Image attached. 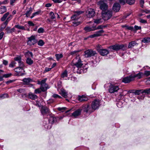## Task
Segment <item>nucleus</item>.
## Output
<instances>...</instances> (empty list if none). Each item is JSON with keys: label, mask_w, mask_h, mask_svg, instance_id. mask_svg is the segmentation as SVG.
I'll list each match as a JSON object with an SVG mask.
<instances>
[{"label": "nucleus", "mask_w": 150, "mask_h": 150, "mask_svg": "<svg viewBox=\"0 0 150 150\" xmlns=\"http://www.w3.org/2000/svg\"><path fill=\"white\" fill-rule=\"evenodd\" d=\"M71 64L74 69H76V72L78 74L84 73L86 72L87 71L88 67H85L84 68L83 67V62L79 55L77 56L73 59Z\"/></svg>", "instance_id": "1"}, {"label": "nucleus", "mask_w": 150, "mask_h": 150, "mask_svg": "<svg viewBox=\"0 0 150 150\" xmlns=\"http://www.w3.org/2000/svg\"><path fill=\"white\" fill-rule=\"evenodd\" d=\"M82 11H78L75 12L74 14L71 17V22L73 23V25L76 26L81 23V22L79 21L80 17V15L83 13Z\"/></svg>", "instance_id": "2"}, {"label": "nucleus", "mask_w": 150, "mask_h": 150, "mask_svg": "<svg viewBox=\"0 0 150 150\" xmlns=\"http://www.w3.org/2000/svg\"><path fill=\"white\" fill-rule=\"evenodd\" d=\"M57 121V118L53 116L50 117L49 119L45 118L43 121V125L45 128L50 129L51 128L52 124L56 123Z\"/></svg>", "instance_id": "3"}, {"label": "nucleus", "mask_w": 150, "mask_h": 150, "mask_svg": "<svg viewBox=\"0 0 150 150\" xmlns=\"http://www.w3.org/2000/svg\"><path fill=\"white\" fill-rule=\"evenodd\" d=\"M102 14L103 18L105 21L108 20L112 16V11L109 10L102 11Z\"/></svg>", "instance_id": "4"}, {"label": "nucleus", "mask_w": 150, "mask_h": 150, "mask_svg": "<svg viewBox=\"0 0 150 150\" xmlns=\"http://www.w3.org/2000/svg\"><path fill=\"white\" fill-rule=\"evenodd\" d=\"M110 48L115 50L117 51L122 49L124 51L127 49V46L124 45H116L110 46Z\"/></svg>", "instance_id": "5"}, {"label": "nucleus", "mask_w": 150, "mask_h": 150, "mask_svg": "<svg viewBox=\"0 0 150 150\" xmlns=\"http://www.w3.org/2000/svg\"><path fill=\"white\" fill-rule=\"evenodd\" d=\"M98 4L99 5L100 8L102 11L107 10L108 6L105 2L100 1L98 2Z\"/></svg>", "instance_id": "6"}, {"label": "nucleus", "mask_w": 150, "mask_h": 150, "mask_svg": "<svg viewBox=\"0 0 150 150\" xmlns=\"http://www.w3.org/2000/svg\"><path fill=\"white\" fill-rule=\"evenodd\" d=\"M96 54L95 51H93L91 50H88L84 52V56L86 57H89L93 56Z\"/></svg>", "instance_id": "7"}, {"label": "nucleus", "mask_w": 150, "mask_h": 150, "mask_svg": "<svg viewBox=\"0 0 150 150\" xmlns=\"http://www.w3.org/2000/svg\"><path fill=\"white\" fill-rule=\"evenodd\" d=\"M28 40L27 42V44L30 46L34 45L37 42V40L33 36H31L30 37L28 38Z\"/></svg>", "instance_id": "8"}, {"label": "nucleus", "mask_w": 150, "mask_h": 150, "mask_svg": "<svg viewBox=\"0 0 150 150\" xmlns=\"http://www.w3.org/2000/svg\"><path fill=\"white\" fill-rule=\"evenodd\" d=\"M119 89L118 86L111 85L109 88V92L110 93L116 92Z\"/></svg>", "instance_id": "9"}, {"label": "nucleus", "mask_w": 150, "mask_h": 150, "mask_svg": "<svg viewBox=\"0 0 150 150\" xmlns=\"http://www.w3.org/2000/svg\"><path fill=\"white\" fill-rule=\"evenodd\" d=\"M86 16L89 18H91L95 15V12L93 9L89 8L86 11Z\"/></svg>", "instance_id": "10"}, {"label": "nucleus", "mask_w": 150, "mask_h": 150, "mask_svg": "<svg viewBox=\"0 0 150 150\" xmlns=\"http://www.w3.org/2000/svg\"><path fill=\"white\" fill-rule=\"evenodd\" d=\"M133 80H134L135 79H140L142 78L144 75V74L141 72H139L137 74H136L135 72H133L132 74Z\"/></svg>", "instance_id": "11"}, {"label": "nucleus", "mask_w": 150, "mask_h": 150, "mask_svg": "<svg viewBox=\"0 0 150 150\" xmlns=\"http://www.w3.org/2000/svg\"><path fill=\"white\" fill-rule=\"evenodd\" d=\"M99 104L100 101L99 100H93L91 105L92 109L94 110L98 109L99 106Z\"/></svg>", "instance_id": "12"}, {"label": "nucleus", "mask_w": 150, "mask_h": 150, "mask_svg": "<svg viewBox=\"0 0 150 150\" xmlns=\"http://www.w3.org/2000/svg\"><path fill=\"white\" fill-rule=\"evenodd\" d=\"M133 79L132 74H131L128 76L122 79V82L127 83H130L131 81H133Z\"/></svg>", "instance_id": "13"}, {"label": "nucleus", "mask_w": 150, "mask_h": 150, "mask_svg": "<svg viewBox=\"0 0 150 150\" xmlns=\"http://www.w3.org/2000/svg\"><path fill=\"white\" fill-rule=\"evenodd\" d=\"M121 8V6L118 3H115L112 7V10L115 12H118L120 10Z\"/></svg>", "instance_id": "14"}, {"label": "nucleus", "mask_w": 150, "mask_h": 150, "mask_svg": "<svg viewBox=\"0 0 150 150\" xmlns=\"http://www.w3.org/2000/svg\"><path fill=\"white\" fill-rule=\"evenodd\" d=\"M40 111L42 114L43 115L49 113L50 112L48 108L46 106H43L42 107Z\"/></svg>", "instance_id": "15"}, {"label": "nucleus", "mask_w": 150, "mask_h": 150, "mask_svg": "<svg viewBox=\"0 0 150 150\" xmlns=\"http://www.w3.org/2000/svg\"><path fill=\"white\" fill-rule=\"evenodd\" d=\"M82 109L83 111L86 112L90 113L91 112V108L88 105H86L83 106Z\"/></svg>", "instance_id": "16"}, {"label": "nucleus", "mask_w": 150, "mask_h": 150, "mask_svg": "<svg viewBox=\"0 0 150 150\" xmlns=\"http://www.w3.org/2000/svg\"><path fill=\"white\" fill-rule=\"evenodd\" d=\"M82 109H79L75 111L72 114V116L76 118L81 113Z\"/></svg>", "instance_id": "17"}, {"label": "nucleus", "mask_w": 150, "mask_h": 150, "mask_svg": "<svg viewBox=\"0 0 150 150\" xmlns=\"http://www.w3.org/2000/svg\"><path fill=\"white\" fill-rule=\"evenodd\" d=\"M99 52L102 56L106 55L109 53V51L105 49H102L99 50Z\"/></svg>", "instance_id": "18"}, {"label": "nucleus", "mask_w": 150, "mask_h": 150, "mask_svg": "<svg viewBox=\"0 0 150 150\" xmlns=\"http://www.w3.org/2000/svg\"><path fill=\"white\" fill-rule=\"evenodd\" d=\"M78 99L80 102L86 101L88 100V98L86 96L84 95L78 96Z\"/></svg>", "instance_id": "19"}, {"label": "nucleus", "mask_w": 150, "mask_h": 150, "mask_svg": "<svg viewBox=\"0 0 150 150\" xmlns=\"http://www.w3.org/2000/svg\"><path fill=\"white\" fill-rule=\"evenodd\" d=\"M28 96L30 99L33 100H35L38 97V96L36 95L31 93H29Z\"/></svg>", "instance_id": "20"}, {"label": "nucleus", "mask_w": 150, "mask_h": 150, "mask_svg": "<svg viewBox=\"0 0 150 150\" xmlns=\"http://www.w3.org/2000/svg\"><path fill=\"white\" fill-rule=\"evenodd\" d=\"M60 94L64 97L66 98L67 97V93L66 91L63 89H62L61 90V91L60 93Z\"/></svg>", "instance_id": "21"}, {"label": "nucleus", "mask_w": 150, "mask_h": 150, "mask_svg": "<svg viewBox=\"0 0 150 150\" xmlns=\"http://www.w3.org/2000/svg\"><path fill=\"white\" fill-rule=\"evenodd\" d=\"M138 45V43L135 41H132L130 42L128 46V48H131L134 47L135 45Z\"/></svg>", "instance_id": "22"}, {"label": "nucleus", "mask_w": 150, "mask_h": 150, "mask_svg": "<svg viewBox=\"0 0 150 150\" xmlns=\"http://www.w3.org/2000/svg\"><path fill=\"white\" fill-rule=\"evenodd\" d=\"M5 30L7 33H12L14 32L15 30V27L11 29L9 27H7Z\"/></svg>", "instance_id": "23"}, {"label": "nucleus", "mask_w": 150, "mask_h": 150, "mask_svg": "<svg viewBox=\"0 0 150 150\" xmlns=\"http://www.w3.org/2000/svg\"><path fill=\"white\" fill-rule=\"evenodd\" d=\"M95 28V27H90L87 26L85 27L84 28V30L87 32H89L95 30L96 29Z\"/></svg>", "instance_id": "24"}, {"label": "nucleus", "mask_w": 150, "mask_h": 150, "mask_svg": "<svg viewBox=\"0 0 150 150\" xmlns=\"http://www.w3.org/2000/svg\"><path fill=\"white\" fill-rule=\"evenodd\" d=\"M48 85L46 83L43 84L41 86L40 88L42 91H44L48 88Z\"/></svg>", "instance_id": "25"}, {"label": "nucleus", "mask_w": 150, "mask_h": 150, "mask_svg": "<svg viewBox=\"0 0 150 150\" xmlns=\"http://www.w3.org/2000/svg\"><path fill=\"white\" fill-rule=\"evenodd\" d=\"M7 10L6 7L4 6H1L0 7V14H2Z\"/></svg>", "instance_id": "26"}, {"label": "nucleus", "mask_w": 150, "mask_h": 150, "mask_svg": "<svg viewBox=\"0 0 150 150\" xmlns=\"http://www.w3.org/2000/svg\"><path fill=\"white\" fill-rule=\"evenodd\" d=\"M14 71L16 72L19 73L23 71V68L19 67L15 68L14 69Z\"/></svg>", "instance_id": "27"}, {"label": "nucleus", "mask_w": 150, "mask_h": 150, "mask_svg": "<svg viewBox=\"0 0 150 150\" xmlns=\"http://www.w3.org/2000/svg\"><path fill=\"white\" fill-rule=\"evenodd\" d=\"M9 14V13L8 12L4 14L3 16V17L1 18V20L2 21H4L7 18V17Z\"/></svg>", "instance_id": "28"}, {"label": "nucleus", "mask_w": 150, "mask_h": 150, "mask_svg": "<svg viewBox=\"0 0 150 150\" xmlns=\"http://www.w3.org/2000/svg\"><path fill=\"white\" fill-rule=\"evenodd\" d=\"M142 41L145 43H148L150 42V38L145 37L143 38L142 40Z\"/></svg>", "instance_id": "29"}, {"label": "nucleus", "mask_w": 150, "mask_h": 150, "mask_svg": "<svg viewBox=\"0 0 150 150\" xmlns=\"http://www.w3.org/2000/svg\"><path fill=\"white\" fill-rule=\"evenodd\" d=\"M14 27L17 28L18 29L25 30V29L23 26L20 25H16L14 26Z\"/></svg>", "instance_id": "30"}, {"label": "nucleus", "mask_w": 150, "mask_h": 150, "mask_svg": "<svg viewBox=\"0 0 150 150\" xmlns=\"http://www.w3.org/2000/svg\"><path fill=\"white\" fill-rule=\"evenodd\" d=\"M26 62L28 64L30 65L32 64L33 63V61L31 59L29 58H27Z\"/></svg>", "instance_id": "31"}, {"label": "nucleus", "mask_w": 150, "mask_h": 150, "mask_svg": "<svg viewBox=\"0 0 150 150\" xmlns=\"http://www.w3.org/2000/svg\"><path fill=\"white\" fill-rule=\"evenodd\" d=\"M41 12V11L40 10H39L38 11L33 13L32 15L30 17V18H32L35 16L39 14Z\"/></svg>", "instance_id": "32"}, {"label": "nucleus", "mask_w": 150, "mask_h": 150, "mask_svg": "<svg viewBox=\"0 0 150 150\" xmlns=\"http://www.w3.org/2000/svg\"><path fill=\"white\" fill-rule=\"evenodd\" d=\"M104 31L103 30H101L97 31L95 33L97 37L101 36L102 34L104 33Z\"/></svg>", "instance_id": "33"}, {"label": "nucleus", "mask_w": 150, "mask_h": 150, "mask_svg": "<svg viewBox=\"0 0 150 150\" xmlns=\"http://www.w3.org/2000/svg\"><path fill=\"white\" fill-rule=\"evenodd\" d=\"M55 56L57 60L59 61L60 59L63 57V55L62 54H55Z\"/></svg>", "instance_id": "34"}, {"label": "nucleus", "mask_w": 150, "mask_h": 150, "mask_svg": "<svg viewBox=\"0 0 150 150\" xmlns=\"http://www.w3.org/2000/svg\"><path fill=\"white\" fill-rule=\"evenodd\" d=\"M49 15L51 19H53L56 18V16L53 12H51L49 13Z\"/></svg>", "instance_id": "35"}, {"label": "nucleus", "mask_w": 150, "mask_h": 150, "mask_svg": "<svg viewBox=\"0 0 150 150\" xmlns=\"http://www.w3.org/2000/svg\"><path fill=\"white\" fill-rule=\"evenodd\" d=\"M17 91L20 93H24V94L22 96L23 97V96H26V94L25 93H24V92H25V90L24 89L20 88L17 89Z\"/></svg>", "instance_id": "36"}, {"label": "nucleus", "mask_w": 150, "mask_h": 150, "mask_svg": "<svg viewBox=\"0 0 150 150\" xmlns=\"http://www.w3.org/2000/svg\"><path fill=\"white\" fill-rule=\"evenodd\" d=\"M123 27H125L126 29L131 30L132 31H133V30H134V28L132 26H129L128 25H125L123 26Z\"/></svg>", "instance_id": "37"}, {"label": "nucleus", "mask_w": 150, "mask_h": 150, "mask_svg": "<svg viewBox=\"0 0 150 150\" xmlns=\"http://www.w3.org/2000/svg\"><path fill=\"white\" fill-rule=\"evenodd\" d=\"M67 76V72L66 70L64 71L61 74V77L64 78Z\"/></svg>", "instance_id": "38"}, {"label": "nucleus", "mask_w": 150, "mask_h": 150, "mask_svg": "<svg viewBox=\"0 0 150 150\" xmlns=\"http://www.w3.org/2000/svg\"><path fill=\"white\" fill-rule=\"evenodd\" d=\"M23 81L25 83L28 84L30 82L31 79L29 78H25L23 79Z\"/></svg>", "instance_id": "39"}, {"label": "nucleus", "mask_w": 150, "mask_h": 150, "mask_svg": "<svg viewBox=\"0 0 150 150\" xmlns=\"http://www.w3.org/2000/svg\"><path fill=\"white\" fill-rule=\"evenodd\" d=\"M103 21V20L102 19H95L94 20V22L97 24H99L102 22Z\"/></svg>", "instance_id": "40"}, {"label": "nucleus", "mask_w": 150, "mask_h": 150, "mask_svg": "<svg viewBox=\"0 0 150 150\" xmlns=\"http://www.w3.org/2000/svg\"><path fill=\"white\" fill-rule=\"evenodd\" d=\"M8 95L6 93H4L0 95V98L4 99L8 97Z\"/></svg>", "instance_id": "41"}, {"label": "nucleus", "mask_w": 150, "mask_h": 150, "mask_svg": "<svg viewBox=\"0 0 150 150\" xmlns=\"http://www.w3.org/2000/svg\"><path fill=\"white\" fill-rule=\"evenodd\" d=\"M14 60L18 62L21 60V57L20 56H17L14 58Z\"/></svg>", "instance_id": "42"}, {"label": "nucleus", "mask_w": 150, "mask_h": 150, "mask_svg": "<svg viewBox=\"0 0 150 150\" xmlns=\"http://www.w3.org/2000/svg\"><path fill=\"white\" fill-rule=\"evenodd\" d=\"M47 80V79H45L43 80H42L41 81H38V84H40L41 86L43 84H45V82L46 80Z\"/></svg>", "instance_id": "43"}, {"label": "nucleus", "mask_w": 150, "mask_h": 150, "mask_svg": "<svg viewBox=\"0 0 150 150\" xmlns=\"http://www.w3.org/2000/svg\"><path fill=\"white\" fill-rule=\"evenodd\" d=\"M135 2V0H127L126 3L129 5L133 4Z\"/></svg>", "instance_id": "44"}, {"label": "nucleus", "mask_w": 150, "mask_h": 150, "mask_svg": "<svg viewBox=\"0 0 150 150\" xmlns=\"http://www.w3.org/2000/svg\"><path fill=\"white\" fill-rule=\"evenodd\" d=\"M45 43L44 41L41 40H40L38 42V45L40 46H42Z\"/></svg>", "instance_id": "45"}, {"label": "nucleus", "mask_w": 150, "mask_h": 150, "mask_svg": "<svg viewBox=\"0 0 150 150\" xmlns=\"http://www.w3.org/2000/svg\"><path fill=\"white\" fill-rule=\"evenodd\" d=\"M32 13V11L31 10L27 11L25 14L26 15V16L27 17H28L30 15L31 13Z\"/></svg>", "instance_id": "46"}, {"label": "nucleus", "mask_w": 150, "mask_h": 150, "mask_svg": "<svg viewBox=\"0 0 150 150\" xmlns=\"http://www.w3.org/2000/svg\"><path fill=\"white\" fill-rule=\"evenodd\" d=\"M141 29V26H138L137 25H135L134 26V30L133 31H136L137 30H140Z\"/></svg>", "instance_id": "47"}, {"label": "nucleus", "mask_w": 150, "mask_h": 150, "mask_svg": "<svg viewBox=\"0 0 150 150\" xmlns=\"http://www.w3.org/2000/svg\"><path fill=\"white\" fill-rule=\"evenodd\" d=\"M142 90H138L135 91L134 92V93L135 94L139 95L141 93H142L143 92L142 91Z\"/></svg>", "instance_id": "48"}, {"label": "nucleus", "mask_w": 150, "mask_h": 150, "mask_svg": "<svg viewBox=\"0 0 150 150\" xmlns=\"http://www.w3.org/2000/svg\"><path fill=\"white\" fill-rule=\"evenodd\" d=\"M66 108H67L66 107H59L57 108V110L59 111H61L62 112H63L66 110Z\"/></svg>", "instance_id": "49"}, {"label": "nucleus", "mask_w": 150, "mask_h": 150, "mask_svg": "<svg viewBox=\"0 0 150 150\" xmlns=\"http://www.w3.org/2000/svg\"><path fill=\"white\" fill-rule=\"evenodd\" d=\"M72 1V4H74L75 3L80 4L81 3V0H71Z\"/></svg>", "instance_id": "50"}, {"label": "nucleus", "mask_w": 150, "mask_h": 150, "mask_svg": "<svg viewBox=\"0 0 150 150\" xmlns=\"http://www.w3.org/2000/svg\"><path fill=\"white\" fill-rule=\"evenodd\" d=\"M12 75V74L11 73H9L6 74H4L3 75L2 77H4L6 78H8L10 76H11Z\"/></svg>", "instance_id": "51"}, {"label": "nucleus", "mask_w": 150, "mask_h": 150, "mask_svg": "<svg viewBox=\"0 0 150 150\" xmlns=\"http://www.w3.org/2000/svg\"><path fill=\"white\" fill-rule=\"evenodd\" d=\"M52 97L54 98H61L62 97L60 96H59L58 94H53V95H52Z\"/></svg>", "instance_id": "52"}, {"label": "nucleus", "mask_w": 150, "mask_h": 150, "mask_svg": "<svg viewBox=\"0 0 150 150\" xmlns=\"http://www.w3.org/2000/svg\"><path fill=\"white\" fill-rule=\"evenodd\" d=\"M19 64V67L22 68H23L24 66L23 62L21 60L18 62Z\"/></svg>", "instance_id": "53"}, {"label": "nucleus", "mask_w": 150, "mask_h": 150, "mask_svg": "<svg viewBox=\"0 0 150 150\" xmlns=\"http://www.w3.org/2000/svg\"><path fill=\"white\" fill-rule=\"evenodd\" d=\"M26 55H28V56H30L32 57H33V54L31 52L28 51L26 54Z\"/></svg>", "instance_id": "54"}, {"label": "nucleus", "mask_w": 150, "mask_h": 150, "mask_svg": "<svg viewBox=\"0 0 150 150\" xmlns=\"http://www.w3.org/2000/svg\"><path fill=\"white\" fill-rule=\"evenodd\" d=\"M127 0H119L120 3L124 5L126 2Z\"/></svg>", "instance_id": "55"}, {"label": "nucleus", "mask_w": 150, "mask_h": 150, "mask_svg": "<svg viewBox=\"0 0 150 150\" xmlns=\"http://www.w3.org/2000/svg\"><path fill=\"white\" fill-rule=\"evenodd\" d=\"M41 91L40 89L38 88L35 90V93L36 94L39 93L41 92Z\"/></svg>", "instance_id": "56"}, {"label": "nucleus", "mask_w": 150, "mask_h": 150, "mask_svg": "<svg viewBox=\"0 0 150 150\" xmlns=\"http://www.w3.org/2000/svg\"><path fill=\"white\" fill-rule=\"evenodd\" d=\"M139 21L140 22L143 23H147V21L146 20L141 18L139 19Z\"/></svg>", "instance_id": "57"}, {"label": "nucleus", "mask_w": 150, "mask_h": 150, "mask_svg": "<svg viewBox=\"0 0 150 150\" xmlns=\"http://www.w3.org/2000/svg\"><path fill=\"white\" fill-rule=\"evenodd\" d=\"M144 74L146 76L150 75V71H145L144 72Z\"/></svg>", "instance_id": "58"}, {"label": "nucleus", "mask_w": 150, "mask_h": 150, "mask_svg": "<svg viewBox=\"0 0 150 150\" xmlns=\"http://www.w3.org/2000/svg\"><path fill=\"white\" fill-rule=\"evenodd\" d=\"M44 31V29L42 28H40L38 30V32L39 33H43Z\"/></svg>", "instance_id": "59"}, {"label": "nucleus", "mask_w": 150, "mask_h": 150, "mask_svg": "<svg viewBox=\"0 0 150 150\" xmlns=\"http://www.w3.org/2000/svg\"><path fill=\"white\" fill-rule=\"evenodd\" d=\"M97 50L99 52V50H102V46L101 45H97Z\"/></svg>", "instance_id": "60"}, {"label": "nucleus", "mask_w": 150, "mask_h": 150, "mask_svg": "<svg viewBox=\"0 0 150 150\" xmlns=\"http://www.w3.org/2000/svg\"><path fill=\"white\" fill-rule=\"evenodd\" d=\"M144 3V0H141L140 1V6L141 7L143 8L144 5L143 4Z\"/></svg>", "instance_id": "61"}, {"label": "nucleus", "mask_w": 150, "mask_h": 150, "mask_svg": "<svg viewBox=\"0 0 150 150\" xmlns=\"http://www.w3.org/2000/svg\"><path fill=\"white\" fill-rule=\"evenodd\" d=\"M79 52V50H75L74 51H73L70 52V54L71 55H72L75 54H76V53Z\"/></svg>", "instance_id": "62"}, {"label": "nucleus", "mask_w": 150, "mask_h": 150, "mask_svg": "<svg viewBox=\"0 0 150 150\" xmlns=\"http://www.w3.org/2000/svg\"><path fill=\"white\" fill-rule=\"evenodd\" d=\"M28 23L30 26H33L35 25V24L32 21H29L28 22Z\"/></svg>", "instance_id": "63"}, {"label": "nucleus", "mask_w": 150, "mask_h": 150, "mask_svg": "<svg viewBox=\"0 0 150 150\" xmlns=\"http://www.w3.org/2000/svg\"><path fill=\"white\" fill-rule=\"evenodd\" d=\"M54 100L52 99H50L47 101V103L48 104H50L53 103L54 102Z\"/></svg>", "instance_id": "64"}]
</instances>
